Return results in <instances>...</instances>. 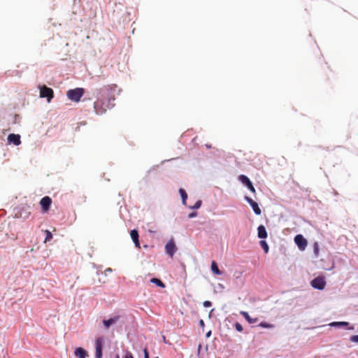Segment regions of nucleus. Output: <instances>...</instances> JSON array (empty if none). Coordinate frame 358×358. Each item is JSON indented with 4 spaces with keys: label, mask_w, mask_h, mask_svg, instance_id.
I'll use <instances>...</instances> for the list:
<instances>
[{
    "label": "nucleus",
    "mask_w": 358,
    "mask_h": 358,
    "mask_svg": "<svg viewBox=\"0 0 358 358\" xmlns=\"http://www.w3.org/2000/svg\"><path fill=\"white\" fill-rule=\"evenodd\" d=\"M294 243L301 251L305 250L308 245L307 240L301 234H298L294 237Z\"/></svg>",
    "instance_id": "20e7f679"
},
{
    "label": "nucleus",
    "mask_w": 358,
    "mask_h": 358,
    "mask_svg": "<svg viewBox=\"0 0 358 358\" xmlns=\"http://www.w3.org/2000/svg\"><path fill=\"white\" fill-rule=\"evenodd\" d=\"M84 93V89L78 87L67 91L66 96L70 100L75 102H78L80 100V98L83 96Z\"/></svg>",
    "instance_id": "f03ea898"
},
{
    "label": "nucleus",
    "mask_w": 358,
    "mask_h": 358,
    "mask_svg": "<svg viewBox=\"0 0 358 358\" xmlns=\"http://www.w3.org/2000/svg\"><path fill=\"white\" fill-rule=\"evenodd\" d=\"M235 328L239 332H241L243 330L242 325L238 322L235 324Z\"/></svg>",
    "instance_id": "a878e982"
},
{
    "label": "nucleus",
    "mask_w": 358,
    "mask_h": 358,
    "mask_svg": "<svg viewBox=\"0 0 358 358\" xmlns=\"http://www.w3.org/2000/svg\"><path fill=\"white\" fill-rule=\"evenodd\" d=\"M238 180L245 185L252 193H255V189L250 180L245 175H240Z\"/></svg>",
    "instance_id": "6e6552de"
},
{
    "label": "nucleus",
    "mask_w": 358,
    "mask_h": 358,
    "mask_svg": "<svg viewBox=\"0 0 358 358\" xmlns=\"http://www.w3.org/2000/svg\"><path fill=\"white\" fill-rule=\"evenodd\" d=\"M258 237L259 238H266L267 237V232L266 228L263 225H260L257 228Z\"/></svg>",
    "instance_id": "dca6fc26"
},
{
    "label": "nucleus",
    "mask_w": 358,
    "mask_h": 358,
    "mask_svg": "<svg viewBox=\"0 0 358 358\" xmlns=\"http://www.w3.org/2000/svg\"><path fill=\"white\" fill-rule=\"evenodd\" d=\"M352 342L358 343V335L352 336L350 338Z\"/></svg>",
    "instance_id": "cd10ccee"
},
{
    "label": "nucleus",
    "mask_w": 358,
    "mask_h": 358,
    "mask_svg": "<svg viewBox=\"0 0 358 358\" xmlns=\"http://www.w3.org/2000/svg\"><path fill=\"white\" fill-rule=\"evenodd\" d=\"M54 92L52 89L48 87L45 85L40 89V96L42 98L46 97L48 102H50L53 98Z\"/></svg>",
    "instance_id": "7ed1b4c3"
},
{
    "label": "nucleus",
    "mask_w": 358,
    "mask_h": 358,
    "mask_svg": "<svg viewBox=\"0 0 358 358\" xmlns=\"http://www.w3.org/2000/svg\"><path fill=\"white\" fill-rule=\"evenodd\" d=\"M206 147L209 148H210V145H206Z\"/></svg>",
    "instance_id": "e433bc0d"
},
{
    "label": "nucleus",
    "mask_w": 358,
    "mask_h": 358,
    "mask_svg": "<svg viewBox=\"0 0 358 358\" xmlns=\"http://www.w3.org/2000/svg\"><path fill=\"white\" fill-rule=\"evenodd\" d=\"M112 271H113V270H112V268H108L107 269H106V270H105V273H106V272H110V273H111Z\"/></svg>",
    "instance_id": "72a5a7b5"
},
{
    "label": "nucleus",
    "mask_w": 358,
    "mask_h": 358,
    "mask_svg": "<svg viewBox=\"0 0 358 358\" xmlns=\"http://www.w3.org/2000/svg\"><path fill=\"white\" fill-rule=\"evenodd\" d=\"M7 139L9 143H13L15 145H19L21 143L19 134H10L8 136Z\"/></svg>",
    "instance_id": "f8f14e48"
},
{
    "label": "nucleus",
    "mask_w": 358,
    "mask_h": 358,
    "mask_svg": "<svg viewBox=\"0 0 358 358\" xmlns=\"http://www.w3.org/2000/svg\"><path fill=\"white\" fill-rule=\"evenodd\" d=\"M116 358H120V357L118 355H117ZM124 358H134V357L130 352H127L125 355Z\"/></svg>",
    "instance_id": "c756f323"
},
{
    "label": "nucleus",
    "mask_w": 358,
    "mask_h": 358,
    "mask_svg": "<svg viewBox=\"0 0 358 358\" xmlns=\"http://www.w3.org/2000/svg\"><path fill=\"white\" fill-rule=\"evenodd\" d=\"M117 87L116 85H108L100 89V96L94 103V111L97 115H103L114 106L115 92Z\"/></svg>",
    "instance_id": "f257e3e1"
},
{
    "label": "nucleus",
    "mask_w": 358,
    "mask_h": 358,
    "mask_svg": "<svg viewBox=\"0 0 358 358\" xmlns=\"http://www.w3.org/2000/svg\"><path fill=\"white\" fill-rule=\"evenodd\" d=\"M150 282H152V283H155V285H157L158 287H162V288H164L165 287L164 284L162 282V281L158 278H152L150 280Z\"/></svg>",
    "instance_id": "aec40b11"
},
{
    "label": "nucleus",
    "mask_w": 358,
    "mask_h": 358,
    "mask_svg": "<svg viewBox=\"0 0 358 358\" xmlns=\"http://www.w3.org/2000/svg\"><path fill=\"white\" fill-rule=\"evenodd\" d=\"M349 329L353 330L354 327H349Z\"/></svg>",
    "instance_id": "c9c22d12"
},
{
    "label": "nucleus",
    "mask_w": 358,
    "mask_h": 358,
    "mask_svg": "<svg viewBox=\"0 0 358 358\" xmlns=\"http://www.w3.org/2000/svg\"><path fill=\"white\" fill-rule=\"evenodd\" d=\"M210 335H211V331H209L206 334V337H207V338H208V337H210Z\"/></svg>",
    "instance_id": "f704fd0d"
},
{
    "label": "nucleus",
    "mask_w": 358,
    "mask_h": 358,
    "mask_svg": "<svg viewBox=\"0 0 358 358\" xmlns=\"http://www.w3.org/2000/svg\"><path fill=\"white\" fill-rule=\"evenodd\" d=\"M311 285L313 288L317 289H323L326 285L324 277H317L311 281Z\"/></svg>",
    "instance_id": "423d86ee"
},
{
    "label": "nucleus",
    "mask_w": 358,
    "mask_h": 358,
    "mask_svg": "<svg viewBox=\"0 0 358 358\" xmlns=\"http://www.w3.org/2000/svg\"><path fill=\"white\" fill-rule=\"evenodd\" d=\"M102 346H103V338H98L95 341V357H102Z\"/></svg>",
    "instance_id": "1a4fd4ad"
},
{
    "label": "nucleus",
    "mask_w": 358,
    "mask_h": 358,
    "mask_svg": "<svg viewBox=\"0 0 358 358\" xmlns=\"http://www.w3.org/2000/svg\"><path fill=\"white\" fill-rule=\"evenodd\" d=\"M211 271L215 275L221 274V272L217 266V264L215 261H213L211 263Z\"/></svg>",
    "instance_id": "a211bd4d"
},
{
    "label": "nucleus",
    "mask_w": 358,
    "mask_h": 358,
    "mask_svg": "<svg viewBox=\"0 0 358 358\" xmlns=\"http://www.w3.org/2000/svg\"><path fill=\"white\" fill-rule=\"evenodd\" d=\"M313 250L315 255L317 257L319 255V245L317 242L314 243Z\"/></svg>",
    "instance_id": "b1692460"
},
{
    "label": "nucleus",
    "mask_w": 358,
    "mask_h": 358,
    "mask_svg": "<svg viewBox=\"0 0 358 358\" xmlns=\"http://www.w3.org/2000/svg\"><path fill=\"white\" fill-rule=\"evenodd\" d=\"M155 358H159V357H155Z\"/></svg>",
    "instance_id": "4c0bfd02"
},
{
    "label": "nucleus",
    "mask_w": 358,
    "mask_h": 358,
    "mask_svg": "<svg viewBox=\"0 0 358 358\" xmlns=\"http://www.w3.org/2000/svg\"><path fill=\"white\" fill-rule=\"evenodd\" d=\"M130 236H131V238L132 239V241H134V244H135V246L138 248H140V243H139V240H138V232L136 229H133L130 232Z\"/></svg>",
    "instance_id": "4468645a"
},
{
    "label": "nucleus",
    "mask_w": 358,
    "mask_h": 358,
    "mask_svg": "<svg viewBox=\"0 0 358 358\" xmlns=\"http://www.w3.org/2000/svg\"><path fill=\"white\" fill-rule=\"evenodd\" d=\"M245 199L250 205L254 213L256 215H259L262 213V210H261L260 208L259 207L258 203L257 202H255L253 199H252L249 196H245Z\"/></svg>",
    "instance_id": "9d476101"
},
{
    "label": "nucleus",
    "mask_w": 358,
    "mask_h": 358,
    "mask_svg": "<svg viewBox=\"0 0 358 358\" xmlns=\"http://www.w3.org/2000/svg\"><path fill=\"white\" fill-rule=\"evenodd\" d=\"M196 213L193 212V213H191L189 214L188 217L189 218H192V217H196Z\"/></svg>",
    "instance_id": "2f4dec72"
},
{
    "label": "nucleus",
    "mask_w": 358,
    "mask_h": 358,
    "mask_svg": "<svg viewBox=\"0 0 358 358\" xmlns=\"http://www.w3.org/2000/svg\"><path fill=\"white\" fill-rule=\"evenodd\" d=\"M201 201L199 200L196 202V203L193 206H190V208L197 209L201 207Z\"/></svg>",
    "instance_id": "393cba45"
},
{
    "label": "nucleus",
    "mask_w": 358,
    "mask_h": 358,
    "mask_svg": "<svg viewBox=\"0 0 358 358\" xmlns=\"http://www.w3.org/2000/svg\"><path fill=\"white\" fill-rule=\"evenodd\" d=\"M143 353H144V358H149V353H148L147 348L144 349Z\"/></svg>",
    "instance_id": "7c9ffc66"
},
{
    "label": "nucleus",
    "mask_w": 358,
    "mask_h": 358,
    "mask_svg": "<svg viewBox=\"0 0 358 358\" xmlns=\"http://www.w3.org/2000/svg\"><path fill=\"white\" fill-rule=\"evenodd\" d=\"M199 325H200L202 328H203V327H204V326H205V323H204V322H203V320H201L199 321Z\"/></svg>",
    "instance_id": "473e14b6"
},
{
    "label": "nucleus",
    "mask_w": 358,
    "mask_h": 358,
    "mask_svg": "<svg viewBox=\"0 0 358 358\" xmlns=\"http://www.w3.org/2000/svg\"><path fill=\"white\" fill-rule=\"evenodd\" d=\"M120 319V316L116 315L112 318H110L108 320H103V324L106 329H108L111 325L115 324L118 320Z\"/></svg>",
    "instance_id": "ddd939ff"
},
{
    "label": "nucleus",
    "mask_w": 358,
    "mask_h": 358,
    "mask_svg": "<svg viewBox=\"0 0 358 358\" xmlns=\"http://www.w3.org/2000/svg\"><path fill=\"white\" fill-rule=\"evenodd\" d=\"M179 193L182 197V203L184 205H186V200L187 199V192H185V190L184 189H182L180 188L179 189Z\"/></svg>",
    "instance_id": "6ab92c4d"
},
{
    "label": "nucleus",
    "mask_w": 358,
    "mask_h": 358,
    "mask_svg": "<svg viewBox=\"0 0 358 358\" xmlns=\"http://www.w3.org/2000/svg\"><path fill=\"white\" fill-rule=\"evenodd\" d=\"M332 327H347L349 323L347 322H334L330 324Z\"/></svg>",
    "instance_id": "412c9836"
},
{
    "label": "nucleus",
    "mask_w": 358,
    "mask_h": 358,
    "mask_svg": "<svg viewBox=\"0 0 358 358\" xmlns=\"http://www.w3.org/2000/svg\"><path fill=\"white\" fill-rule=\"evenodd\" d=\"M241 315H242L250 324H254L258 321V318L250 317L249 314L245 311H241Z\"/></svg>",
    "instance_id": "f3484780"
},
{
    "label": "nucleus",
    "mask_w": 358,
    "mask_h": 358,
    "mask_svg": "<svg viewBox=\"0 0 358 358\" xmlns=\"http://www.w3.org/2000/svg\"><path fill=\"white\" fill-rule=\"evenodd\" d=\"M260 245L262 246V248H263V250H264V252L266 253H267L268 252L269 247L265 241H261Z\"/></svg>",
    "instance_id": "4be33fe9"
},
{
    "label": "nucleus",
    "mask_w": 358,
    "mask_h": 358,
    "mask_svg": "<svg viewBox=\"0 0 358 358\" xmlns=\"http://www.w3.org/2000/svg\"><path fill=\"white\" fill-rule=\"evenodd\" d=\"M177 248L173 238H171L165 245V250L166 254L171 258L173 257L176 252Z\"/></svg>",
    "instance_id": "0eeeda50"
},
{
    "label": "nucleus",
    "mask_w": 358,
    "mask_h": 358,
    "mask_svg": "<svg viewBox=\"0 0 358 358\" xmlns=\"http://www.w3.org/2000/svg\"><path fill=\"white\" fill-rule=\"evenodd\" d=\"M75 355L76 357H78V358H86V357L87 356V352L85 350H84L83 348H77L76 350H75Z\"/></svg>",
    "instance_id": "2eb2a0df"
},
{
    "label": "nucleus",
    "mask_w": 358,
    "mask_h": 358,
    "mask_svg": "<svg viewBox=\"0 0 358 358\" xmlns=\"http://www.w3.org/2000/svg\"><path fill=\"white\" fill-rule=\"evenodd\" d=\"M259 326L264 328H271L272 327V325L266 322H261L259 324Z\"/></svg>",
    "instance_id": "bb28decb"
},
{
    "label": "nucleus",
    "mask_w": 358,
    "mask_h": 358,
    "mask_svg": "<svg viewBox=\"0 0 358 358\" xmlns=\"http://www.w3.org/2000/svg\"><path fill=\"white\" fill-rule=\"evenodd\" d=\"M45 233L46 234V236L44 242L46 243L48 241H50L52 238V234L49 230H45Z\"/></svg>",
    "instance_id": "5701e85b"
},
{
    "label": "nucleus",
    "mask_w": 358,
    "mask_h": 358,
    "mask_svg": "<svg viewBox=\"0 0 358 358\" xmlns=\"http://www.w3.org/2000/svg\"><path fill=\"white\" fill-rule=\"evenodd\" d=\"M31 212L29 211V207L28 206H23L20 211L17 212L16 214L17 217L27 219L30 215Z\"/></svg>",
    "instance_id": "9b49d317"
},
{
    "label": "nucleus",
    "mask_w": 358,
    "mask_h": 358,
    "mask_svg": "<svg viewBox=\"0 0 358 358\" xmlns=\"http://www.w3.org/2000/svg\"><path fill=\"white\" fill-rule=\"evenodd\" d=\"M52 203V201L50 196H45L43 197L39 202V204L41 206L42 212L47 213L50 210Z\"/></svg>",
    "instance_id": "39448f33"
},
{
    "label": "nucleus",
    "mask_w": 358,
    "mask_h": 358,
    "mask_svg": "<svg viewBox=\"0 0 358 358\" xmlns=\"http://www.w3.org/2000/svg\"><path fill=\"white\" fill-rule=\"evenodd\" d=\"M203 305L204 307L206 308H208V307H210L212 303L210 301H205L203 303Z\"/></svg>",
    "instance_id": "c85d7f7f"
}]
</instances>
